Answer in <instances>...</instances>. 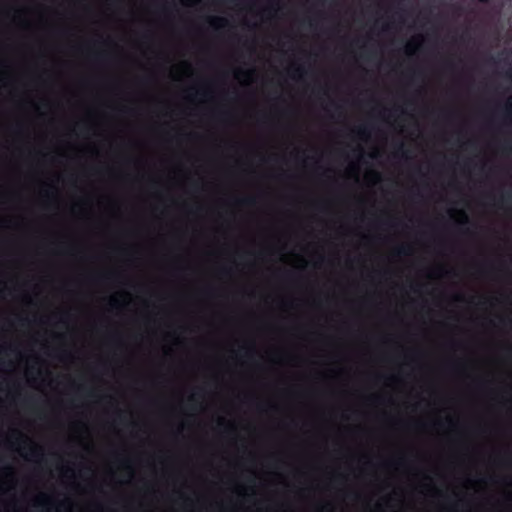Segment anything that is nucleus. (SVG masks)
Listing matches in <instances>:
<instances>
[{
    "instance_id": "nucleus-1",
    "label": "nucleus",
    "mask_w": 512,
    "mask_h": 512,
    "mask_svg": "<svg viewBox=\"0 0 512 512\" xmlns=\"http://www.w3.org/2000/svg\"><path fill=\"white\" fill-rule=\"evenodd\" d=\"M425 42V37L422 34H418L412 37L405 46V52L408 56H414L421 49Z\"/></svg>"
},
{
    "instance_id": "nucleus-3",
    "label": "nucleus",
    "mask_w": 512,
    "mask_h": 512,
    "mask_svg": "<svg viewBox=\"0 0 512 512\" xmlns=\"http://www.w3.org/2000/svg\"><path fill=\"white\" fill-rule=\"evenodd\" d=\"M352 132L356 134V136L363 141H368L371 138L372 131L367 123H360L355 125L352 128Z\"/></svg>"
},
{
    "instance_id": "nucleus-15",
    "label": "nucleus",
    "mask_w": 512,
    "mask_h": 512,
    "mask_svg": "<svg viewBox=\"0 0 512 512\" xmlns=\"http://www.w3.org/2000/svg\"><path fill=\"white\" fill-rule=\"evenodd\" d=\"M35 108H36L37 111H40L39 105H35Z\"/></svg>"
},
{
    "instance_id": "nucleus-13",
    "label": "nucleus",
    "mask_w": 512,
    "mask_h": 512,
    "mask_svg": "<svg viewBox=\"0 0 512 512\" xmlns=\"http://www.w3.org/2000/svg\"><path fill=\"white\" fill-rule=\"evenodd\" d=\"M296 70H297V72H298L299 74H302V73H303V68H302L301 66L297 67V69H296Z\"/></svg>"
},
{
    "instance_id": "nucleus-16",
    "label": "nucleus",
    "mask_w": 512,
    "mask_h": 512,
    "mask_svg": "<svg viewBox=\"0 0 512 512\" xmlns=\"http://www.w3.org/2000/svg\"><path fill=\"white\" fill-rule=\"evenodd\" d=\"M356 160H357V161H360V160H362V159H361V158H357Z\"/></svg>"
},
{
    "instance_id": "nucleus-14",
    "label": "nucleus",
    "mask_w": 512,
    "mask_h": 512,
    "mask_svg": "<svg viewBox=\"0 0 512 512\" xmlns=\"http://www.w3.org/2000/svg\"><path fill=\"white\" fill-rule=\"evenodd\" d=\"M479 2H482V3H487L488 0H478Z\"/></svg>"
},
{
    "instance_id": "nucleus-9",
    "label": "nucleus",
    "mask_w": 512,
    "mask_h": 512,
    "mask_svg": "<svg viewBox=\"0 0 512 512\" xmlns=\"http://www.w3.org/2000/svg\"><path fill=\"white\" fill-rule=\"evenodd\" d=\"M187 76H192L194 71L189 63H186Z\"/></svg>"
},
{
    "instance_id": "nucleus-4",
    "label": "nucleus",
    "mask_w": 512,
    "mask_h": 512,
    "mask_svg": "<svg viewBox=\"0 0 512 512\" xmlns=\"http://www.w3.org/2000/svg\"><path fill=\"white\" fill-rule=\"evenodd\" d=\"M209 24L215 30H222L228 26L229 21L226 17L223 16H210Z\"/></svg>"
},
{
    "instance_id": "nucleus-11",
    "label": "nucleus",
    "mask_w": 512,
    "mask_h": 512,
    "mask_svg": "<svg viewBox=\"0 0 512 512\" xmlns=\"http://www.w3.org/2000/svg\"><path fill=\"white\" fill-rule=\"evenodd\" d=\"M399 112L401 115H405V114H407V109L404 107H399Z\"/></svg>"
},
{
    "instance_id": "nucleus-8",
    "label": "nucleus",
    "mask_w": 512,
    "mask_h": 512,
    "mask_svg": "<svg viewBox=\"0 0 512 512\" xmlns=\"http://www.w3.org/2000/svg\"><path fill=\"white\" fill-rule=\"evenodd\" d=\"M190 90H191V93L189 94V100L190 101H195L196 97L199 94V89H197L195 86H192L190 88Z\"/></svg>"
},
{
    "instance_id": "nucleus-17",
    "label": "nucleus",
    "mask_w": 512,
    "mask_h": 512,
    "mask_svg": "<svg viewBox=\"0 0 512 512\" xmlns=\"http://www.w3.org/2000/svg\"><path fill=\"white\" fill-rule=\"evenodd\" d=\"M134 160H135V161H138L139 159H138V158H135Z\"/></svg>"
},
{
    "instance_id": "nucleus-5",
    "label": "nucleus",
    "mask_w": 512,
    "mask_h": 512,
    "mask_svg": "<svg viewBox=\"0 0 512 512\" xmlns=\"http://www.w3.org/2000/svg\"><path fill=\"white\" fill-rule=\"evenodd\" d=\"M503 124L512 127V95L506 102V115L504 117Z\"/></svg>"
},
{
    "instance_id": "nucleus-10",
    "label": "nucleus",
    "mask_w": 512,
    "mask_h": 512,
    "mask_svg": "<svg viewBox=\"0 0 512 512\" xmlns=\"http://www.w3.org/2000/svg\"><path fill=\"white\" fill-rule=\"evenodd\" d=\"M77 129H78V123H74L71 127H70V131L71 133H74V134H77Z\"/></svg>"
},
{
    "instance_id": "nucleus-7",
    "label": "nucleus",
    "mask_w": 512,
    "mask_h": 512,
    "mask_svg": "<svg viewBox=\"0 0 512 512\" xmlns=\"http://www.w3.org/2000/svg\"><path fill=\"white\" fill-rule=\"evenodd\" d=\"M202 0H181L182 4L186 7H194L201 3Z\"/></svg>"
},
{
    "instance_id": "nucleus-6",
    "label": "nucleus",
    "mask_w": 512,
    "mask_h": 512,
    "mask_svg": "<svg viewBox=\"0 0 512 512\" xmlns=\"http://www.w3.org/2000/svg\"><path fill=\"white\" fill-rule=\"evenodd\" d=\"M87 125V133H89L91 129L99 130V124L93 119L92 113L88 115Z\"/></svg>"
},
{
    "instance_id": "nucleus-18",
    "label": "nucleus",
    "mask_w": 512,
    "mask_h": 512,
    "mask_svg": "<svg viewBox=\"0 0 512 512\" xmlns=\"http://www.w3.org/2000/svg\"><path fill=\"white\" fill-rule=\"evenodd\" d=\"M302 160H303V161H306L307 159H306V158H303Z\"/></svg>"
},
{
    "instance_id": "nucleus-12",
    "label": "nucleus",
    "mask_w": 512,
    "mask_h": 512,
    "mask_svg": "<svg viewBox=\"0 0 512 512\" xmlns=\"http://www.w3.org/2000/svg\"><path fill=\"white\" fill-rule=\"evenodd\" d=\"M0 75L2 78H6L7 77V72L3 69H0Z\"/></svg>"
},
{
    "instance_id": "nucleus-2",
    "label": "nucleus",
    "mask_w": 512,
    "mask_h": 512,
    "mask_svg": "<svg viewBox=\"0 0 512 512\" xmlns=\"http://www.w3.org/2000/svg\"><path fill=\"white\" fill-rule=\"evenodd\" d=\"M381 117L391 127L398 130L400 133H403L404 125L398 120L397 117L394 116V114L388 108H385L381 112Z\"/></svg>"
}]
</instances>
